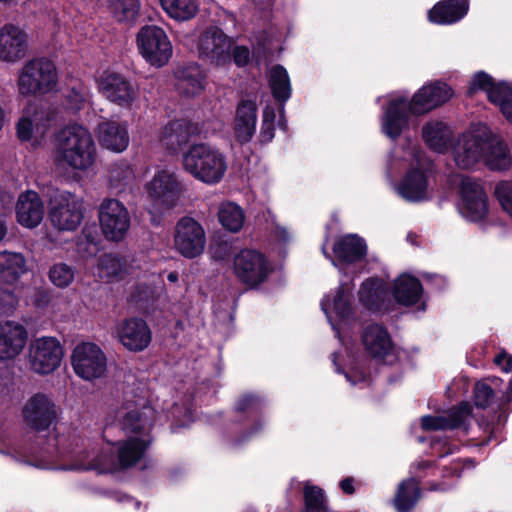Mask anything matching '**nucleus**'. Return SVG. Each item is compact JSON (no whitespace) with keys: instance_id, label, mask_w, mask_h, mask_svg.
Wrapping results in <instances>:
<instances>
[{"instance_id":"1","label":"nucleus","mask_w":512,"mask_h":512,"mask_svg":"<svg viewBox=\"0 0 512 512\" xmlns=\"http://www.w3.org/2000/svg\"><path fill=\"white\" fill-rule=\"evenodd\" d=\"M56 161L73 169L85 170L95 161L96 146L91 133L82 125L66 126L55 135Z\"/></svg>"},{"instance_id":"2","label":"nucleus","mask_w":512,"mask_h":512,"mask_svg":"<svg viewBox=\"0 0 512 512\" xmlns=\"http://www.w3.org/2000/svg\"><path fill=\"white\" fill-rule=\"evenodd\" d=\"M182 163L187 173L208 185L221 182L227 170L225 156L218 149L206 143L189 146L183 154Z\"/></svg>"},{"instance_id":"3","label":"nucleus","mask_w":512,"mask_h":512,"mask_svg":"<svg viewBox=\"0 0 512 512\" xmlns=\"http://www.w3.org/2000/svg\"><path fill=\"white\" fill-rule=\"evenodd\" d=\"M58 82L54 63L47 58L29 60L20 70L17 86L24 97L42 96L53 91Z\"/></svg>"},{"instance_id":"4","label":"nucleus","mask_w":512,"mask_h":512,"mask_svg":"<svg viewBox=\"0 0 512 512\" xmlns=\"http://www.w3.org/2000/svg\"><path fill=\"white\" fill-rule=\"evenodd\" d=\"M233 272L240 283L255 289L268 279L272 269L265 254L244 248L233 257Z\"/></svg>"},{"instance_id":"5","label":"nucleus","mask_w":512,"mask_h":512,"mask_svg":"<svg viewBox=\"0 0 512 512\" xmlns=\"http://www.w3.org/2000/svg\"><path fill=\"white\" fill-rule=\"evenodd\" d=\"M140 55L151 66H165L173 54L169 37L163 28L156 25H144L136 35Z\"/></svg>"},{"instance_id":"6","label":"nucleus","mask_w":512,"mask_h":512,"mask_svg":"<svg viewBox=\"0 0 512 512\" xmlns=\"http://www.w3.org/2000/svg\"><path fill=\"white\" fill-rule=\"evenodd\" d=\"M264 408L265 399L258 393L245 392L236 399L233 407L237 414L236 422L249 425L238 437L233 439V445L239 446L247 442L262 430Z\"/></svg>"},{"instance_id":"7","label":"nucleus","mask_w":512,"mask_h":512,"mask_svg":"<svg viewBox=\"0 0 512 512\" xmlns=\"http://www.w3.org/2000/svg\"><path fill=\"white\" fill-rule=\"evenodd\" d=\"M99 93L110 103L131 109L139 96V89L132 80L124 74L105 70L97 78Z\"/></svg>"},{"instance_id":"8","label":"nucleus","mask_w":512,"mask_h":512,"mask_svg":"<svg viewBox=\"0 0 512 512\" xmlns=\"http://www.w3.org/2000/svg\"><path fill=\"white\" fill-rule=\"evenodd\" d=\"M155 413V409L144 398L125 400L119 410L120 427L126 434L149 438Z\"/></svg>"},{"instance_id":"9","label":"nucleus","mask_w":512,"mask_h":512,"mask_svg":"<svg viewBox=\"0 0 512 512\" xmlns=\"http://www.w3.org/2000/svg\"><path fill=\"white\" fill-rule=\"evenodd\" d=\"M98 220L103 237L110 242L122 241L130 228L127 207L118 199L106 198L98 208Z\"/></svg>"},{"instance_id":"10","label":"nucleus","mask_w":512,"mask_h":512,"mask_svg":"<svg viewBox=\"0 0 512 512\" xmlns=\"http://www.w3.org/2000/svg\"><path fill=\"white\" fill-rule=\"evenodd\" d=\"M206 245V233L203 226L190 216L181 217L174 227L173 247L186 259H195L202 255Z\"/></svg>"},{"instance_id":"11","label":"nucleus","mask_w":512,"mask_h":512,"mask_svg":"<svg viewBox=\"0 0 512 512\" xmlns=\"http://www.w3.org/2000/svg\"><path fill=\"white\" fill-rule=\"evenodd\" d=\"M48 217L59 231H75L84 217L82 202L69 192L57 194L50 200Z\"/></svg>"},{"instance_id":"12","label":"nucleus","mask_w":512,"mask_h":512,"mask_svg":"<svg viewBox=\"0 0 512 512\" xmlns=\"http://www.w3.org/2000/svg\"><path fill=\"white\" fill-rule=\"evenodd\" d=\"M146 191L153 207L163 213L178 204L182 187L174 173L161 170L146 184Z\"/></svg>"},{"instance_id":"13","label":"nucleus","mask_w":512,"mask_h":512,"mask_svg":"<svg viewBox=\"0 0 512 512\" xmlns=\"http://www.w3.org/2000/svg\"><path fill=\"white\" fill-rule=\"evenodd\" d=\"M71 364L77 376L91 381L105 374L107 358L97 344L82 342L74 348Z\"/></svg>"},{"instance_id":"14","label":"nucleus","mask_w":512,"mask_h":512,"mask_svg":"<svg viewBox=\"0 0 512 512\" xmlns=\"http://www.w3.org/2000/svg\"><path fill=\"white\" fill-rule=\"evenodd\" d=\"M28 357L32 371L40 375H48L60 366L63 348L54 337L37 338L30 344Z\"/></svg>"},{"instance_id":"15","label":"nucleus","mask_w":512,"mask_h":512,"mask_svg":"<svg viewBox=\"0 0 512 512\" xmlns=\"http://www.w3.org/2000/svg\"><path fill=\"white\" fill-rule=\"evenodd\" d=\"M234 40L222 29L212 27L201 34L198 43L199 57L203 60L225 65L231 62V48Z\"/></svg>"},{"instance_id":"16","label":"nucleus","mask_w":512,"mask_h":512,"mask_svg":"<svg viewBox=\"0 0 512 512\" xmlns=\"http://www.w3.org/2000/svg\"><path fill=\"white\" fill-rule=\"evenodd\" d=\"M453 95V89L446 82L441 80L430 82L418 89L409 100L411 114L416 117L425 115L444 105Z\"/></svg>"},{"instance_id":"17","label":"nucleus","mask_w":512,"mask_h":512,"mask_svg":"<svg viewBox=\"0 0 512 512\" xmlns=\"http://www.w3.org/2000/svg\"><path fill=\"white\" fill-rule=\"evenodd\" d=\"M453 95V89L446 82L441 80L430 82L418 89L409 100L411 114L416 117L425 115L444 105Z\"/></svg>"},{"instance_id":"18","label":"nucleus","mask_w":512,"mask_h":512,"mask_svg":"<svg viewBox=\"0 0 512 512\" xmlns=\"http://www.w3.org/2000/svg\"><path fill=\"white\" fill-rule=\"evenodd\" d=\"M26 425L36 432L48 430L57 420L54 402L44 393L32 395L22 409Z\"/></svg>"},{"instance_id":"19","label":"nucleus","mask_w":512,"mask_h":512,"mask_svg":"<svg viewBox=\"0 0 512 512\" xmlns=\"http://www.w3.org/2000/svg\"><path fill=\"white\" fill-rule=\"evenodd\" d=\"M462 213L472 222L483 221L489 213V200L484 187L469 178L462 179L459 187Z\"/></svg>"},{"instance_id":"20","label":"nucleus","mask_w":512,"mask_h":512,"mask_svg":"<svg viewBox=\"0 0 512 512\" xmlns=\"http://www.w3.org/2000/svg\"><path fill=\"white\" fill-rule=\"evenodd\" d=\"M332 253V264L335 267H349L366 259L368 246L365 239L358 234H346L335 240Z\"/></svg>"},{"instance_id":"21","label":"nucleus","mask_w":512,"mask_h":512,"mask_svg":"<svg viewBox=\"0 0 512 512\" xmlns=\"http://www.w3.org/2000/svg\"><path fill=\"white\" fill-rule=\"evenodd\" d=\"M119 342L131 352H141L151 343L152 332L147 322L140 317L123 319L116 328Z\"/></svg>"},{"instance_id":"22","label":"nucleus","mask_w":512,"mask_h":512,"mask_svg":"<svg viewBox=\"0 0 512 512\" xmlns=\"http://www.w3.org/2000/svg\"><path fill=\"white\" fill-rule=\"evenodd\" d=\"M411 103L408 98L400 96L388 101L382 119V132L396 141L410 123Z\"/></svg>"},{"instance_id":"23","label":"nucleus","mask_w":512,"mask_h":512,"mask_svg":"<svg viewBox=\"0 0 512 512\" xmlns=\"http://www.w3.org/2000/svg\"><path fill=\"white\" fill-rule=\"evenodd\" d=\"M390 295L389 285L377 276L365 279L358 291L359 302L372 313L388 312L391 306Z\"/></svg>"},{"instance_id":"24","label":"nucleus","mask_w":512,"mask_h":512,"mask_svg":"<svg viewBox=\"0 0 512 512\" xmlns=\"http://www.w3.org/2000/svg\"><path fill=\"white\" fill-rule=\"evenodd\" d=\"M472 409L468 402H461L453 406L447 412V415H425L421 418V428L424 431L439 430H468V421Z\"/></svg>"},{"instance_id":"25","label":"nucleus","mask_w":512,"mask_h":512,"mask_svg":"<svg viewBox=\"0 0 512 512\" xmlns=\"http://www.w3.org/2000/svg\"><path fill=\"white\" fill-rule=\"evenodd\" d=\"M201 132L197 122L188 119L170 120L161 130L159 139L170 152L177 153L193 136Z\"/></svg>"},{"instance_id":"26","label":"nucleus","mask_w":512,"mask_h":512,"mask_svg":"<svg viewBox=\"0 0 512 512\" xmlns=\"http://www.w3.org/2000/svg\"><path fill=\"white\" fill-rule=\"evenodd\" d=\"M28 35L20 27L7 23L0 28V60L14 63L25 57Z\"/></svg>"},{"instance_id":"27","label":"nucleus","mask_w":512,"mask_h":512,"mask_svg":"<svg viewBox=\"0 0 512 512\" xmlns=\"http://www.w3.org/2000/svg\"><path fill=\"white\" fill-rule=\"evenodd\" d=\"M361 342L369 356L375 359H385L394 348L387 328L379 323L369 324L363 329Z\"/></svg>"},{"instance_id":"28","label":"nucleus","mask_w":512,"mask_h":512,"mask_svg":"<svg viewBox=\"0 0 512 512\" xmlns=\"http://www.w3.org/2000/svg\"><path fill=\"white\" fill-rule=\"evenodd\" d=\"M28 339L26 328L18 323H0V360L13 359L25 347Z\"/></svg>"},{"instance_id":"29","label":"nucleus","mask_w":512,"mask_h":512,"mask_svg":"<svg viewBox=\"0 0 512 512\" xmlns=\"http://www.w3.org/2000/svg\"><path fill=\"white\" fill-rule=\"evenodd\" d=\"M17 222L26 228H35L43 220L44 204L35 191L28 190L19 195L16 203Z\"/></svg>"},{"instance_id":"30","label":"nucleus","mask_w":512,"mask_h":512,"mask_svg":"<svg viewBox=\"0 0 512 512\" xmlns=\"http://www.w3.org/2000/svg\"><path fill=\"white\" fill-rule=\"evenodd\" d=\"M257 103L252 99H241L236 107L234 133L240 144L251 141L256 131Z\"/></svg>"},{"instance_id":"31","label":"nucleus","mask_w":512,"mask_h":512,"mask_svg":"<svg viewBox=\"0 0 512 512\" xmlns=\"http://www.w3.org/2000/svg\"><path fill=\"white\" fill-rule=\"evenodd\" d=\"M429 180L426 172L419 167L407 170L398 184V194L408 202L427 200Z\"/></svg>"},{"instance_id":"32","label":"nucleus","mask_w":512,"mask_h":512,"mask_svg":"<svg viewBox=\"0 0 512 512\" xmlns=\"http://www.w3.org/2000/svg\"><path fill=\"white\" fill-rule=\"evenodd\" d=\"M469 8V0H441L428 11L427 17L433 24L451 25L462 20Z\"/></svg>"},{"instance_id":"33","label":"nucleus","mask_w":512,"mask_h":512,"mask_svg":"<svg viewBox=\"0 0 512 512\" xmlns=\"http://www.w3.org/2000/svg\"><path fill=\"white\" fill-rule=\"evenodd\" d=\"M99 143L113 152H123L129 145V133L126 123L106 120L99 124Z\"/></svg>"},{"instance_id":"34","label":"nucleus","mask_w":512,"mask_h":512,"mask_svg":"<svg viewBox=\"0 0 512 512\" xmlns=\"http://www.w3.org/2000/svg\"><path fill=\"white\" fill-rule=\"evenodd\" d=\"M152 442L151 438L129 437L119 444L117 450L118 470L134 467L145 455Z\"/></svg>"},{"instance_id":"35","label":"nucleus","mask_w":512,"mask_h":512,"mask_svg":"<svg viewBox=\"0 0 512 512\" xmlns=\"http://www.w3.org/2000/svg\"><path fill=\"white\" fill-rule=\"evenodd\" d=\"M422 294L423 286L417 277L402 273L395 279L392 295L399 305L414 306L420 301Z\"/></svg>"},{"instance_id":"36","label":"nucleus","mask_w":512,"mask_h":512,"mask_svg":"<svg viewBox=\"0 0 512 512\" xmlns=\"http://www.w3.org/2000/svg\"><path fill=\"white\" fill-rule=\"evenodd\" d=\"M176 86L181 94L196 96L205 87V74L197 63L179 67L175 71Z\"/></svg>"},{"instance_id":"37","label":"nucleus","mask_w":512,"mask_h":512,"mask_svg":"<svg viewBox=\"0 0 512 512\" xmlns=\"http://www.w3.org/2000/svg\"><path fill=\"white\" fill-rule=\"evenodd\" d=\"M422 139L430 150L442 153L451 144L452 132L442 121H429L422 127Z\"/></svg>"},{"instance_id":"38","label":"nucleus","mask_w":512,"mask_h":512,"mask_svg":"<svg viewBox=\"0 0 512 512\" xmlns=\"http://www.w3.org/2000/svg\"><path fill=\"white\" fill-rule=\"evenodd\" d=\"M26 271V260L22 254L0 252V283L14 284Z\"/></svg>"},{"instance_id":"39","label":"nucleus","mask_w":512,"mask_h":512,"mask_svg":"<svg viewBox=\"0 0 512 512\" xmlns=\"http://www.w3.org/2000/svg\"><path fill=\"white\" fill-rule=\"evenodd\" d=\"M88 88L79 79H71L61 94V105L69 114H77L88 100Z\"/></svg>"},{"instance_id":"40","label":"nucleus","mask_w":512,"mask_h":512,"mask_svg":"<svg viewBox=\"0 0 512 512\" xmlns=\"http://www.w3.org/2000/svg\"><path fill=\"white\" fill-rule=\"evenodd\" d=\"M422 491L419 483L414 478L401 481L398 485L393 503L398 512H410L419 499Z\"/></svg>"},{"instance_id":"41","label":"nucleus","mask_w":512,"mask_h":512,"mask_svg":"<svg viewBox=\"0 0 512 512\" xmlns=\"http://www.w3.org/2000/svg\"><path fill=\"white\" fill-rule=\"evenodd\" d=\"M483 161L490 170H508L512 164V157L507 144L502 140L487 144L484 147Z\"/></svg>"},{"instance_id":"42","label":"nucleus","mask_w":512,"mask_h":512,"mask_svg":"<svg viewBox=\"0 0 512 512\" xmlns=\"http://www.w3.org/2000/svg\"><path fill=\"white\" fill-rule=\"evenodd\" d=\"M268 83L275 101L284 106L292 93L290 78L285 67L280 64L274 65L270 70Z\"/></svg>"},{"instance_id":"43","label":"nucleus","mask_w":512,"mask_h":512,"mask_svg":"<svg viewBox=\"0 0 512 512\" xmlns=\"http://www.w3.org/2000/svg\"><path fill=\"white\" fill-rule=\"evenodd\" d=\"M140 0H108V9L118 23L135 24L140 18Z\"/></svg>"},{"instance_id":"44","label":"nucleus","mask_w":512,"mask_h":512,"mask_svg":"<svg viewBox=\"0 0 512 512\" xmlns=\"http://www.w3.org/2000/svg\"><path fill=\"white\" fill-rule=\"evenodd\" d=\"M484 146L474 140L465 141L454 151V160L461 169L473 168L481 159H483Z\"/></svg>"},{"instance_id":"45","label":"nucleus","mask_w":512,"mask_h":512,"mask_svg":"<svg viewBox=\"0 0 512 512\" xmlns=\"http://www.w3.org/2000/svg\"><path fill=\"white\" fill-rule=\"evenodd\" d=\"M166 14L178 21H188L194 18L198 12L196 0H159Z\"/></svg>"},{"instance_id":"46","label":"nucleus","mask_w":512,"mask_h":512,"mask_svg":"<svg viewBox=\"0 0 512 512\" xmlns=\"http://www.w3.org/2000/svg\"><path fill=\"white\" fill-rule=\"evenodd\" d=\"M218 219L224 229L236 233L244 225L245 212L238 204L225 202L219 208Z\"/></svg>"},{"instance_id":"47","label":"nucleus","mask_w":512,"mask_h":512,"mask_svg":"<svg viewBox=\"0 0 512 512\" xmlns=\"http://www.w3.org/2000/svg\"><path fill=\"white\" fill-rule=\"evenodd\" d=\"M487 99L490 103L499 106L505 118L512 122V87L507 82H495Z\"/></svg>"},{"instance_id":"48","label":"nucleus","mask_w":512,"mask_h":512,"mask_svg":"<svg viewBox=\"0 0 512 512\" xmlns=\"http://www.w3.org/2000/svg\"><path fill=\"white\" fill-rule=\"evenodd\" d=\"M305 512H330L324 490L316 485H305L303 490Z\"/></svg>"},{"instance_id":"49","label":"nucleus","mask_w":512,"mask_h":512,"mask_svg":"<svg viewBox=\"0 0 512 512\" xmlns=\"http://www.w3.org/2000/svg\"><path fill=\"white\" fill-rule=\"evenodd\" d=\"M126 260L119 254H104L99 259V267L108 278H118L126 272Z\"/></svg>"},{"instance_id":"50","label":"nucleus","mask_w":512,"mask_h":512,"mask_svg":"<svg viewBox=\"0 0 512 512\" xmlns=\"http://www.w3.org/2000/svg\"><path fill=\"white\" fill-rule=\"evenodd\" d=\"M332 304L333 311L339 320H348L353 316L354 312L352 309L350 296L343 284L339 285L336 289Z\"/></svg>"},{"instance_id":"51","label":"nucleus","mask_w":512,"mask_h":512,"mask_svg":"<svg viewBox=\"0 0 512 512\" xmlns=\"http://www.w3.org/2000/svg\"><path fill=\"white\" fill-rule=\"evenodd\" d=\"M109 177L115 186H125L134 179V170L127 160H119L110 165Z\"/></svg>"},{"instance_id":"52","label":"nucleus","mask_w":512,"mask_h":512,"mask_svg":"<svg viewBox=\"0 0 512 512\" xmlns=\"http://www.w3.org/2000/svg\"><path fill=\"white\" fill-rule=\"evenodd\" d=\"M75 276V270L66 263H56L49 270V279L57 287L69 286Z\"/></svg>"},{"instance_id":"53","label":"nucleus","mask_w":512,"mask_h":512,"mask_svg":"<svg viewBox=\"0 0 512 512\" xmlns=\"http://www.w3.org/2000/svg\"><path fill=\"white\" fill-rule=\"evenodd\" d=\"M495 399V392L485 380L477 381L473 388V402L477 408L489 407Z\"/></svg>"},{"instance_id":"54","label":"nucleus","mask_w":512,"mask_h":512,"mask_svg":"<svg viewBox=\"0 0 512 512\" xmlns=\"http://www.w3.org/2000/svg\"><path fill=\"white\" fill-rule=\"evenodd\" d=\"M496 81L494 78L485 71L476 72L470 81L469 87L467 89V95L469 97L474 96L478 91L486 92L488 95L489 91L492 89L494 83Z\"/></svg>"},{"instance_id":"55","label":"nucleus","mask_w":512,"mask_h":512,"mask_svg":"<svg viewBox=\"0 0 512 512\" xmlns=\"http://www.w3.org/2000/svg\"><path fill=\"white\" fill-rule=\"evenodd\" d=\"M494 196L501 208L512 217V181L502 180L495 186Z\"/></svg>"},{"instance_id":"56","label":"nucleus","mask_w":512,"mask_h":512,"mask_svg":"<svg viewBox=\"0 0 512 512\" xmlns=\"http://www.w3.org/2000/svg\"><path fill=\"white\" fill-rule=\"evenodd\" d=\"M213 258L218 261H227L233 255V245L226 240L216 241L211 246Z\"/></svg>"},{"instance_id":"57","label":"nucleus","mask_w":512,"mask_h":512,"mask_svg":"<svg viewBox=\"0 0 512 512\" xmlns=\"http://www.w3.org/2000/svg\"><path fill=\"white\" fill-rule=\"evenodd\" d=\"M17 304L14 292L7 288H0V315H8L13 312Z\"/></svg>"},{"instance_id":"58","label":"nucleus","mask_w":512,"mask_h":512,"mask_svg":"<svg viewBox=\"0 0 512 512\" xmlns=\"http://www.w3.org/2000/svg\"><path fill=\"white\" fill-rule=\"evenodd\" d=\"M34 132L33 121L29 117H21L16 123V135L21 142L32 139Z\"/></svg>"},{"instance_id":"59","label":"nucleus","mask_w":512,"mask_h":512,"mask_svg":"<svg viewBox=\"0 0 512 512\" xmlns=\"http://www.w3.org/2000/svg\"><path fill=\"white\" fill-rule=\"evenodd\" d=\"M251 52L245 45H233L231 48V60L237 67H245L249 64Z\"/></svg>"},{"instance_id":"60","label":"nucleus","mask_w":512,"mask_h":512,"mask_svg":"<svg viewBox=\"0 0 512 512\" xmlns=\"http://www.w3.org/2000/svg\"><path fill=\"white\" fill-rule=\"evenodd\" d=\"M152 291L147 285L139 284L131 294L132 302L138 307H146L150 301Z\"/></svg>"},{"instance_id":"61","label":"nucleus","mask_w":512,"mask_h":512,"mask_svg":"<svg viewBox=\"0 0 512 512\" xmlns=\"http://www.w3.org/2000/svg\"><path fill=\"white\" fill-rule=\"evenodd\" d=\"M275 136V125L274 124H261L259 133V142L262 145L270 143Z\"/></svg>"},{"instance_id":"62","label":"nucleus","mask_w":512,"mask_h":512,"mask_svg":"<svg viewBox=\"0 0 512 512\" xmlns=\"http://www.w3.org/2000/svg\"><path fill=\"white\" fill-rule=\"evenodd\" d=\"M494 362L496 365L500 366L504 372H510L512 370V356L505 351L497 354L494 358Z\"/></svg>"},{"instance_id":"63","label":"nucleus","mask_w":512,"mask_h":512,"mask_svg":"<svg viewBox=\"0 0 512 512\" xmlns=\"http://www.w3.org/2000/svg\"><path fill=\"white\" fill-rule=\"evenodd\" d=\"M354 478L351 476L343 478L340 483L339 487L342 490V492L346 495H352L355 493V487H354Z\"/></svg>"},{"instance_id":"64","label":"nucleus","mask_w":512,"mask_h":512,"mask_svg":"<svg viewBox=\"0 0 512 512\" xmlns=\"http://www.w3.org/2000/svg\"><path fill=\"white\" fill-rule=\"evenodd\" d=\"M275 118L276 114L274 107L271 105H266L263 109L262 123L275 125Z\"/></svg>"}]
</instances>
